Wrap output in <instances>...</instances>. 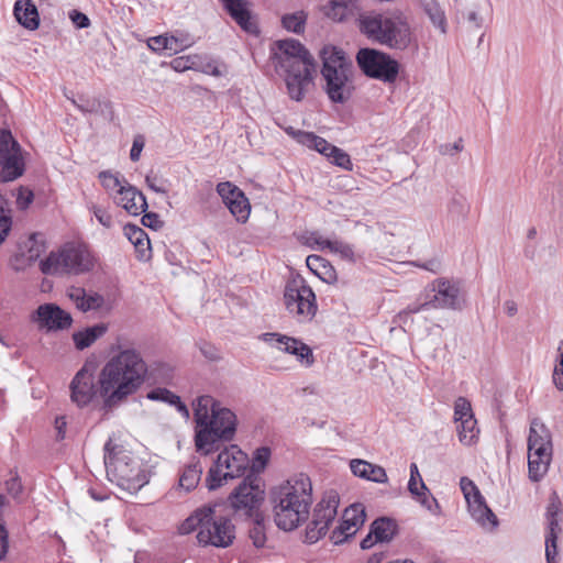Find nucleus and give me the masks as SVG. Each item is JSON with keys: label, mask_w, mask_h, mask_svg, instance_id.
Returning <instances> with one entry per match:
<instances>
[{"label": "nucleus", "mask_w": 563, "mask_h": 563, "mask_svg": "<svg viewBox=\"0 0 563 563\" xmlns=\"http://www.w3.org/2000/svg\"><path fill=\"white\" fill-rule=\"evenodd\" d=\"M429 289L433 292L432 297L427 296V300L419 305H409L405 310L398 313L400 322L406 323L407 318L429 308L461 310L463 300L459 284L446 278H438L429 285Z\"/></svg>", "instance_id": "6e6552de"}, {"label": "nucleus", "mask_w": 563, "mask_h": 563, "mask_svg": "<svg viewBox=\"0 0 563 563\" xmlns=\"http://www.w3.org/2000/svg\"><path fill=\"white\" fill-rule=\"evenodd\" d=\"M276 44L279 51L276 54V58L280 68L287 67V64L297 65L314 62L308 49L297 40H283Z\"/></svg>", "instance_id": "4be33fe9"}, {"label": "nucleus", "mask_w": 563, "mask_h": 563, "mask_svg": "<svg viewBox=\"0 0 563 563\" xmlns=\"http://www.w3.org/2000/svg\"><path fill=\"white\" fill-rule=\"evenodd\" d=\"M358 29L372 42L391 49L404 51L409 47L412 41L408 20L399 11L362 14L358 19Z\"/></svg>", "instance_id": "20e7f679"}, {"label": "nucleus", "mask_w": 563, "mask_h": 563, "mask_svg": "<svg viewBox=\"0 0 563 563\" xmlns=\"http://www.w3.org/2000/svg\"><path fill=\"white\" fill-rule=\"evenodd\" d=\"M408 490L429 511L434 515L440 512V506L437 499L432 496H428L429 489L422 478H418V476H410L408 482Z\"/></svg>", "instance_id": "cd10ccee"}, {"label": "nucleus", "mask_w": 563, "mask_h": 563, "mask_svg": "<svg viewBox=\"0 0 563 563\" xmlns=\"http://www.w3.org/2000/svg\"><path fill=\"white\" fill-rule=\"evenodd\" d=\"M144 147V140L142 136H136L133 141L131 151H130V158L133 162H137L141 156V152Z\"/></svg>", "instance_id": "338daca9"}, {"label": "nucleus", "mask_w": 563, "mask_h": 563, "mask_svg": "<svg viewBox=\"0 0 563 563\" xmlns=\"http://www.w3.org/2000/svg\"><path fill=\"white\" fill-rule=\"evenodd\" d=\"M209 516L205 518L201 530L197 533L200 544L227 548L232 544L235 534L234 526L225 516L218 512V506L207 507Z\"/></svg>", "instance_id": "9b49d317"}, {"label": "nucleus", "mask_w": 563, "mask_h": 563, "mask_svg": "<svg viewBox=\"0 0 563 563\" xmlns=\"http://www.w3.org/2000/svg\"><path fill=\"white\" fill-rule=\"evenodd\" d=\"M307 266L321 280L328 284H334L338 279L334 267L323 257L319 255H309L306 260Z\"/></svg>", "instance_id": "72a5a7b5"}, {"label": "nucleus", "mask_w": 563, "mask_h": 563, "mask_svg": "<svg viewBox=\"0 0 563 563\" xmlns=\"http://www.w3.org/2000/svg\"><path fill=\"white\" fill-rule=\"evenodd\" d=\"M298 142L321 153L322 150L329 148V142L312 132H300Z\"/></svg>", "instance_id": "37998d69"}, {"label": "nucleus", "mask_w": 563, "mask_h": 563, "mask_svg": "<svg viewBox=\"0 0 563 563\" xmlns=\"http://www.w3.org/2000/svg\"><path fill=\"white\" fill-rule=\"evenodd\" d=\"M262 340L282 352L296 355L299 361L307 360L309 365L313 363L311 349L295 338L280 333L268 332L262 334Z\"/></svg>", "instance_id": "aec40b11"}, {"label": "nucleus", "mask_w": 563, "mask_h": 563, "mask_svg": "<svg viewBox=\"0 0 563 563\" xmlns=\"http://www.w3.org/2000/svg\"><path fill=\"white\" fill-rule=\"evenodd\" d=\"M247 455L236 445L221 451L213 465L208 471L206 484L209 490H216L227 481L241 477L247 466Z\"/></svg>", "instance_id": "1a4fd4ad"}, {"label": "nucleus", "mask_w": 563, "mask_h": 563, "mask_svg": "<svg viewBox=\"0 0 563 563\" xmlns=\"http://www.w3.org/2000/svg\"><path fill=\"white\" fill-rule=\"evenodd\" d=\"M147 364L133 347H121L102 367L98 377L103 406L112 408L135 394L145 382Z\"/></svg>", "instance_id": "f257e3e1"}, {"label": "nucleus", "mask_w": 563, "mask_h": 563, "mask_svg": "<svg viewBox=\"0 0 563 563\" xmlns=\"http://www.w3.org/2000/svg\"><path fill=\"white\" fill-rule=\"evenodd\" d=\"M227 207L239 222L243 223L250 217L251 206L244 192H242V198H234V200H230V203L227 205Z\"/></svg>", "instance_id": "ea45409f"}, {"label": "nucleus", "mask_w": 563, "mask_h": 563, "mask_svg": "<svg viewBox=\"0 0 563 563\" xmlns=\"http://www.w3.org/2000/svg\"><path fill=\"white\" fill-rule=\"evenodd\" d=\"M479 429L475 418L463 419L457 424L459 440L464 445H472L477 442Z\"/></svg>", "instance_id": "c9c22d12"}, {"label": "nucleus", "mask_w": 563, "mask_h": 563, "mask_svg": "<svg viewBox=\"0 0 563 563\" xmlns=\"http://www.w3.org/2000/svg\"><path fill=\"white\" fill-rule=\"evenodd\" d=\"M351 472L361 478L374 482V483H386L388 481L386 471L384 467L369 463L365 460L355 459L350 462Z\"/></svg>", "instance_id": "bb28decb"}, {"label": "nucleus", "mask_w": 563, "mask_h": 563, "mask_svg": "<svg viewBox=\"0 0 563 563\" xmlns=\"http://www.w3.org/2000/svg\"><path fill=\"white\" fill-rule=\"evenodd\" d=\"M202 475V466L200 462L192 461L184 467L179 477V486L186 492H190L199 484Z\"/></svg>", "instance_id": "f704fd0d"}, {"label": "nucleus", "mask_w": 563, "mask_h": 563, "mask_svg": "<svg viewBox=\"0 0 563 563\" xmlns=\"http://www.w3.org/2000/svg\"><path fill=\"white\" fill-rule=\"evenodd\" d=\"M257 481L256 476L250 475L230 494V504L236 512H242L246 516L257 514L264 500V490Z\"/></svg>", "instance_id": "2eb2a0df"}, {"label": "nucleus", "mask_w": 563, "mask_h": 563, "mask_svg": "<svg viewBox=\"0 0 563 563\" xmlns=\"http://www.w3.org/2000/svg\"><path fill=\"white\" fill-rule=\"evenodd\" d=\"M31 320L40 329L47 331L65 330L71 325V316L55 303H44L32 313Z\"/></svg>", "instance_id": "f3484780"}, {"label": "nucleus", "mask_w": 563, "mask_h": 563, "mask_svg": "<svg viewBox=\"0 0 563 563\" xmlns=\"http://www.w3.org/2000/svg\"><path fill=\"white\" fill-rule=\"evenodd\" d=\"M356 62L366 76L384 82H394L399 73V64L396 59L374 48H361L357 52Z\"/></svg>", "instance_id": "f8f14e48"}, {"label": "nucleus", "mask_w": 563, "mask_h": 563, "mask_svg": "<svg viewBox=\"0 0 563 563\" xmlns=\"http://www.w3.org/2000/svg\"><path fill=\"white\" fill-rule=\"evenodd\" d=\"M471 517L483 528L493 531L498 527V519L493 510L487 506L485 498L477 495L467 504Z\"/></svg>", "instance_id": "393cba45"}, {"label": "nucleus", "mask_w": 563, "mask_h": 563, "mask_svg": "<svg viewBox=\"0 0 563 563\" xmlns=\"http://www.w3.org/2000/svg\"><path fill=\"white\" fill-rule=\"evenodd\" d=\"M100 394L95 385V378L90 369L84 366L70 383V397L78 407L87 406L92 398Z\"/></svg>", "instance_id": "412c9836"}, {"label": "nucleus", "mask_w": 563, "mask_h": 563, "mask_svg": "<svg viewBox=\"0 0 563 563\" xmlns=\"http://www.w3.org/2000/svg\"><path fill=\"white\" fill-rule=\"evenodd\" d=\"M95 266V258L85 244L66 243L58 252H52L41 261L40 267L43 274H74L80 275L90 272Z\"/></svg>", "instance_id": "0eeeda50"}, {"label": "nucleus", "mask_w": 563, "mask_h": 563, "mask_svg": "<svg viewBox=\"0 0 563 563\" xmlns=\"http://www.w3.org/2000/svg\"><path fill=\"white\" fill-rule=\"evenodd\" d=\"M371 532L374 533L375 541L380 543L390 542L398 533V523L389 517H379L371 523Z\"/></svg>", "instance_id": "c756f323"}, {"label": "nucleus", "mask_w": 563, "mask_h": 563, "mask_svg": "<svg viewBox=\"0 0 563 563\" xmlns=\"http://www.w3.org/2000/svg\"><path fill=\"white\" fill-rule=\"evenodd\" d=\"M283 26L294 33H301L303 31L305 18L301 13L287 14L283 16Z\"/></svg>", "instance_id": "3c124183"}, {"label": "nucleus", "mask_w": 563, "mask_h": 563, "mask_svg": "<svg viewBox=\"0 0 563 563\" xmlns=\"http://www.w3.org/2000/svg\"><path fill=\"white\" fill-rule=\"evenodd\" d=\"M100 181L102 186L107 190H117L120 189V186H124L118 176L113 175L111 172L104 170L99 174Z\"/></svg>", "instance_id": "6e6d98bb"}, {"label": "nucleus", "mask_w": 563, "mask_h": 563, "mask_svg": "<svg viewBox=\"0 0 563 563\" xmlns=\"http://www.w3.org/2000/svg\"><path fill=\"white\" fill-rule=\"evenodd\" d=\"M321 76L325 82L324 91L334 103L346 102L353 93L354 67L343 49L325 45L321 52Z\"/></svg>", "instance_id": "39448f33"}, {"label": "nucleus", "mask_w": 563, "mask_h": 563, "mask_svg": "<svg viewBox=\"0 0 563 563\" xmlns=\"http://www.w3.org/2000/svg\"><path fill=\"white\" fill-rule=\"evenodd\" d=\"M225 10L229 12L231 18L240 25V27L250 33L258 34L260 30L255 18L246 7L244 0H221Z\"/></svg>", "instance_id": "5701e85b"}, {"label": "nucleus", "mask_w": 563, "mask_h": 563, "mask_svg": "<svg viewBox=\"0 0 563 563\" xmlns=\"http://www.w3.org/2000/svg\"><path fill=\"white\" fill-rule=\"evenodd\" d=\"M421 5L429 16L432 24L440 29L442 33L446 32V19L443 10L435 0H420Z\"/></svg>", "instance_id": "e433bc0d"}, {"label": "nucleus", "mask_w": 563, "mask_h": 563, "mask_svg": "<svg viewBox=\"0 0 563 563\" xmlns=\"http://www.w3.org/2000/svg\"><path fill=\"white\" fill-rule=\"evenodd\" d=\"M249 536H250V539L252 540L254 547L263 548L265 545V542H266L265 527L263 523V518H261L258 516V514L255 515V520L249 530Z\"/></svg>", "instance_id": "79ce46f5"}, {"label": "nucleus", "mask_w": 563, "mask_h": 563, "mask_svg": "<svg viewBox=\"0 0 563 563\" xmlns=\"http://www.w3.org/2000/svg\"><path fill=\"white\" fill-rule=\"evenodd\" d=\"M528 454L532 456H542L552 460V437L547 426L534 418L530 422L528 437Z\"/></svg>", "instance_id": "6ab92c4d"}, {"label": "nucleus", "mask_w": 563, "mask_h": 563, "mask_svg": "<svg viewBox=\"0 0 563 563\" xmlns=\"http://www.w3.org/2000/svg\"><path fill=\"white\" fill-rule=\"evenodd\" d=\"M217 192L227 206L230 203V200H234V198H242L243 191L232 183L223 181L217 185Z\"/></svg>", "instance_id": "49530a36"}, {"label": "nucleus", "mask_w": 563, "mask_h": 563, "mask_svg": "<svg viewBox=\"0 0 563 563\" xmlns=\"http://www.w3.org/2000/svg\"><path fill=\"white\" fill-rule=\"evenodd\" d=\"M66 294L67 297L75 303L77 309L81 311L84 308L86 290L82 287L71 286L67 289Z\"/></svg>", "instance_id": "bf43d9fd"}, {"label": "nucleus", "mask_w": 563, "mask_h": 563, "mask_svg": "<svg viewBox=\"0 0 563 563\" xmlns=\"http://www.w3.org/2000/svg\"><path fill=\"white\" fill-rule=\"evenodd\" d=\"M340 503L339 494L335 490L325 492L321 500L313 509L312 520L306 528L305 541L316 543L328 532L329 526L338 514Z\"/></svg>", "instance_id": "ddd939ff"}, {"label": "nucleus", "mask_w": 563, "mask_h": 563, "mask_svg": "<svg viewBox=\"0 0 563 563\" xmlns=\"http://www.w3.org/2000/svg\"><path fill=\"white\" fill-rule=\"evenodd\" d=\"M141 222L144 227H147L155 231L162 229L164 225V222L161 220L159 216L155 212H145L141 219Z\"/></svg>", "instance_id": "052dcab7"}, {"label": "nucleus", "mask_w": 563, "mask_h": 563, "mask_svg": "<svg viewBox=\"0 0 563 563\" xmlns=\"http://www.w3.org/2000/svg\"><path fill=\"white\" fill-rule=\"evenodd\" d=\"M104 302V299L101 295L93 292V294H87L85 296L84 300V308L81 309L82 312H87L90 310H98L102 307Z\"/></svg>", "instance_id": "13d9d810"}, {"label": "nucleus", "mask_w": 563, "mask_h": 563, "mask_svg": "<svg viewBox=\"0 0 563 563\" xmlns=\"http://www.w3.org/2000/svg\"><path fill=\"white\" fill-rule=\"evenodd\" d=\"M282 69L285 73V84L290 99L301 101L313 82L314 62L297 65L287 64V67Z\"/></svg>", "instance_id": "dca6fc26"}, {"label": "nucleus", "mask_w": 563, "mask_h": 563, "mask_svg": "<svg viewBox=\"0 0 563 563\" xmlns=\"http://www.w3.org/2000/svg\"><path fill=\"white\" fill-rule=\"evenodd\" d=\"M24 173L21 147L9 130L0 131V181H12Z\"/></svg>", "instance_id": "4468645a"}, {"label": "nucleus", "mask_w": 563, "mask_h": 563, "mask_svg": "<svg viewBox=\"0 0 563 563\" xmlns=\"http://www.w3.org/2000/svg\"><path fill=\"white\" fill-rule=\"evenodd\" d=\"M313 242L321 245L322 249L327 247L331 252L338 253L342 258L353 261L354 260V250L351 244L345 243L343 241L334 240H321L313 238Z\"/></svg>", "instance_id": "4c0bfd02"}, {"label": "nucleus", "mask_w": 563, "mask_h": 563, "mask_svg": "<svg viewBox=\"0 0 563 563\" xmlns=\"http://www.w3.org/2000/svg\"><path fill=\"white\" fill-rule=\"evenodd\" d=\"M312 501V483L303 473L274 487L271 503L276 526L284 531L295 530L309 518Z\"/></svg>", "instance_id": "7ed1b4c3"}, {"label": "nucleus", "mask_w": 563, "mask_h": 563, "mask_svg": "<svg viewBox=\"0 0 563 563\" xmlns=\"http://www.w3.org/2000/svg\"><path fill=\"white\" fill-rule=\"evenodd\" d=\"M548 532L545 536V559L547 563H558V538L562 532L561 518H547Z\"/></svg>", "instance_id": "2f4dec72"}, {"label": "nucleus", "mask_w": 563, "mask_h": 563, "mask_svg": "<svg viewBox=\"0 0 563 563\" xmlns=\"http://www.w3.org/2000/svg\"><path fill=\"white\" fill-rule=\"evenodd\" d=\"M69 19L77 29H86L90 26L89 18L78 10H71L69 12Z\"/></svg>", "instance_id": "0e129e2a"}, {"label": "nucleus", "mask_w": 563, "mask_h": 563, "mask_svg": "<svg viewBox=\"0 0 563 563\" xmlns=\"http://www.w3.org/2000/svg\"><path fill=\"white\" fill-rule=\"evenodd\" d=\"M147 45L154 52L168 51V35H157L150 37Z\"/></svg>", "instance_id": "680f3d73"}, {"label": "nucleus", "mask_w": 563, "mask_h": 563, "mask_svg": "<svg viewBox=\"0 0 563 563\" xmlns=\"http://www.w3.org/2000/svg\"><path fill=\"white\" fill-rule=\"evenodd\" d=\"M349 9L344 8V5L334 4L330 1L329 5L325 7V15L335 22H342L349 14Z\"/></svg>", "instance_id": "5fc2aeb1"}, {"label": "nucleus", "mask_w": 563, "mask_h": 563, "mask_svg": "<svg viewBox=\"0 0 563 563\" xmlns=\"http://www.w3.org/2000/svg\"><path fill=\"white\" fill-rule=\"evenodd\" d=\"M284 305L299 321H310L318 311L316 295L302 278L287 282L284 289Z\"/></svg>", "instance_id": "9d476101"}, {"label": "nucleus", "mask_w": 563, "mask_h": 563, "mask_svg": "<svg viewBox=\"0 0 563 563\" xmlns=\"http://www.w3.org/2000/svg\"><path fill=\"white\" fill-rule=\"evenodd\" d=\"M145 183L151 190L157 194H167L168 187L170 185L168 179L164 178L157 173H154L153 170L147 173L145 176Z\"/></svg>", "instance_id": "a18cd8bd"}, {"label": "nucleus", "mask_w": 563, "mask_h": 563, "mask_svg": "<svg viewBox=\"0 0 563 563\" xmlns=\"http://www.w3.org/2000/svg\"><path fill=\"white\" fill-rule=\"evenodd\" d=\"M12 228V218L10 210L5 208V200L0 195V244H2L9 235Z\"/></svg>", "instance_id": "c03bdc74"}, {"label": "nucleus", "mask_w": 563, "mask_h": 563, "mask_svg": "<svg viewBox=\"0 0 563 563\" xmlns=\"http://www.w3.org/2000/svg\"><path fill=\"white\" fill-rule=\"evenodd\" d=\"M562 508H561V501L558 497V495L554 493L549 501V505L547 507V518H561Z\"/></svg>", "instance_id": "e2e57ef3"}, {"label": "nucleus", "mask_w": 563, "mask_h": 563, "mask_svg": "<svg viewBox=\"0 0 563 563\" xmlns=\"http://www.w3.org/2000/svg\"><path fill=\"white\" fill-rule=\"evenodd\" d=\"M124 183L125 186H120V189H118L119 197L117 203L133 216L145 212L147 209L145 196L136 187L125 180Z\"/></svg>", "instance_id": "b1692460"}, {"label": "nucleus", "mask_w": 563, "mask_h": 563, "mask_svg": "<svg viewBox=\"0 0 563 563\" xmlns=\"http://www.w3.org/2000/svg\"><path fill=\"white\" fill-rule=\"evenodd\" d=\"M147 398L152 400L164 401L169 405H174V402H179V396H177L176 394L166 388H155L151 390L147 394Z\"/></svg>", "instance_id": "864d4df0"}, {"label": "nucleus", "mask_w": 563, "mask_h": 563, "mask_svg": "<svg viewBox=\"0 0 563 563\" xmlns=\"http://www.w3.org/2000/svg\"><path fill=\"white\" fill-rule=\"evenodd\" d=\"M123 230L125 236L135 246V250L139 253V257L141 260L147 258L150 256L148 253L151 246L146 232L135 224H126Z\"/></svg>", "instance_id": "7c9ffc66"}, {"label": "nucleus", "mask_w": 563, "mask_h": 563, "mask_svg": "<svg viewBox=\"0 0 563 563\" xmlns=\"http://www.w3.org/2000/svg\"><path fill=\"white\" fill-rule=\"evenodd\" d=\"M104 465L109 479L125 490L136 492L148 482L140 461L111 439L104 444Z\"/></svg>", "instance_id": "423d86ee"}, {"label": "nucleus", "mask_w": 563, "mask_h": 563, "mask_svg": "<svg viewBox=\"0 0 563 563\" xmlns=\"http://www.w3.org/2000/svg\"><path fill=\"white\" fill-rule=\"evenodd\" d=\"M475 418L471 402L465 397H457L454 402V420L455 422L463 421V419Z\"/></svg>", "instance_id": "de8ad7c7"}, {"label": "nucleus", "mask_w": 563, "mask_h": 563, "mask_svg": "<svg viewBox=\"0 0 563 563\" xmlns=\"http://www.w3.org/2000/svg\"><path fill=\"white\" fill-rule=\"evenodd\" d=\"M33 192L30 191V190H20L19 195H18V198H16V203H18V207L20 209H26L31 202L33 201Z\"/></svg>", "instance_id": "774afa93"}, {"label": "nucleus", "mask_w": 563, "mask_h": 563, "mask_svg": "<svg viewBox=\"0 0 563 563\" xmlns=\"http://www.w3.org/2000/svg\"><path fill=\"white\" fill-rule=\"evenodd\" d=\"M365 507L362 504H353L345 508L341 523L331 533V541L341 544L353 537L365 522Z\"/></svg>", "instance_id": "a211bd4d"}, {"label": "nucleus", "mask_w": 563, "mask_h": 563, "mask_svg": "<svg viewBox=\"0 0 563 563\" xmlns=\"http://www.w3.org/2000/svg\"><path fill=\"white\" fill-rule=\"evenodd\" d=\"M551 460L528 454V473L532 482H539L548 473Z\"/></svg>", "instance_id": "58836bf2"}, {"label": "nucleus", "mask_w": 563, "mask_h": 563, "mask_svg": "<svg viewBox=\"0 0 563 563\" xmlns=\"http://www.w3.org/2000/svg\"><path fill=\"white\" fill-rule=\"evenodd\" d=\"M461 489L464 494V497L470 503L471 499H475L477 495H482L477 486L467 477H462L460 481Z\"/></svg>", "instance_id": "4d7b16f0"}, {"label": "nucleus", "mask_w": 563, "mask_h": 563, "mask_svg": "<svg viewBox=\"0 0 563 563\" xmlns=\"http://www.w3.org/2000/svg\"><path fill=\"white\" fill-rule=\"evenodd\" d=\"M329 161L332 164H334L345 170L353 169V164H352L350 155L338 146L332 148V155L330 156Z\"/></svg>", "instance_id": "8fccbe9b"}, {"label": "nucleus", "mask_w": 563, "mask_h": 563, "mask_svg": "<svg viewBox=\"0 0 563 563\" xmlns=\"http://www.w3.org/2000/svg\"><path fill=\"white\" fill-rule=\"evenodd\" d=\"M207 511V507L200 508L195 511L194 515L188 517L180 526V532L184 534L190 533L192 531H200L201 526L203 523L205 518L209 516Z\"/></svg>", "instance_id": "a19ab883"}, {"label": "nucleus", "mask_w": 563, "mask_h": 563, "mask_svg": "<svg viewBox=\"0 0 563 563\" xmlns=\"http://www.w3.org/2000/svg\"><path fill=\"white\" fill-rule=\"evenodd\" d=\"M66 97L84 113L101 114L108 120H112L113 118V111L110 101H102L99 98L84 95L79 96L77 100L69 98L67 95Z\"/></svg>", "instance_id": "a878e982"}, {"label": "nucleus", "mask_w": 563, "mask_h": 563, "mask_svg": "<svg viewBox=\"0 0 563 563\" xmlns=\"http://www.w3.org/2000/svg\"><path fill=\"white\" fill-rule=\"evenodd\" d=\"M192 40L188 35H170L168 36L169 54H177L192 45Z\"/></svg>", "instance_id": "09e8293b"}, {"label": "nucleus", "mask_w": 563, "mask_h": 563, "mask_svg": "<svg viewBox=\"0 0 563 563\" xmlns=\"http://www.w3.org/2000/svg\"><path fill=\"white\" fill-rule=\"evenodd\" d=\"M195 445L198 452L208 455L219 449L221 442L233 440L238 419L235 413L210 395L194 402Z\"/></svg>", "instance_id": "f03ea898"}, {"label": "nucleus", "mask_w": 563, "mask_h": 563, "mask_svg": "<svg viewBox=\"0 0 563 563\" xmlns=\"http://www.w3.org/2000/svg\"><path fill=\"white\" fill-rule=\"evenodd\" d=\"M107 330L108 327L104 323H98L73 333V341L76 349L82 351L89 347L98 339H100L107 332Z\"/></svg>", "instance_id": "473e14b6"}, {"label": "nucleus", "mask_w": 563, "mask_h": 563, "mask_svg": "<svg viewBox=\"0 0 563 563\" xmlns=\"http://www.w3.org/2000/svg\"><path fill=\"white\" fill-rule=\"evenodd\" d=\"M92 212L100 224L106 228H110L112 225V217L107 210L93 205Z\"/></svg>", "instance_id": "69168bd1"}, {"label": "nucleus", "mask_w": 563, "mask_h": 563, "mask_svg": "<svg viewBox=\"0 0 563 563\" xmlns=\"http://www.w3.org/2000/svg\"><path fill=\"white\" fill-rule=\"evenodd\" d=\"M16 21L29 30L38 27L40 20L36 7L31 0H16L13 10Z\"/></svg>", "instance_id": "c85d7f7f"}, {"label": "nucleus", "mask_w": 563, "mask_h": 563, "mask_svg": "<svg viewBox=\"0 0 563 563\" xmlns=\"http://www.w3.org/2000/svg\"><path fill=\"white\" fill-rule=\"evenodd\" d=\"M271 456V451L266 446L258 448L253 456L252 460V471L255 473L262 472Z\"/></svg>", "instance_id": "603ef678"}]
</instances>
